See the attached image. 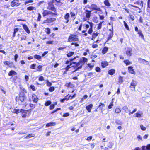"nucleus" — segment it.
<instances>
[{
  "label": "nucleus",
  "mask_w": 150,
  "mask_h": 150,
  "mask_svg": "<svg viewBox=\"0 0 150 150\" xmlns=\"http://www.w3.org/2000/svg\"><path fill=\"white\" fill-rule=\"evenodd\" d=\"M104 3L105 5L107 6H110V4L108 0H105L104 1Z\"/></svg>",
  "instance_id": "obj_25"
},
{
  "label": "nucleus",
  "mask_w": 150,
  "mask_h": 150,
  "mask_svg": "<svg viewBox=\"0 0 150 150\" xmlns=\"http://www.w3.org/2000/svg\"><path fill=\"white\" fill-rule=\"evenodd\" d=\"M121 112L120 110L118 108H116L115 110V112L116 113H119Z\"/></svg>",
  "instance_id": "obj_38"
},
{
  "label": "nucleus",
  "mask_w": 150,
  "mask_h": 150,
  "mask_svg": "<svg viewBox=\"0 0 150 150\" xmlns=\"http://www.w3.org/2000/svg\"><path fill=\"white\" fill-rule=\"evenodd\" d=\"M142 150H147V146H142Z\"/></svg>",
  "instance_id": "obj_63"
},
{
  "label": "nucleus",
  "mask_w": 150,
  "mask_h": 150,
  "mask_svg": "<svg viewBox=\"0 0 150 150\" xmlns=\"http://www.w3.org/2000/svg\"><path fill=\"white\" fill-rule=\"evenodd\" d=\"M23 28L24 30L26 32L28 33H30V31L28 27L27 26L25 25L24 24L23 26Z\"/></svg>",
  "instance_id": "obj_11"
},
{
  "label": "nucleus",
  "mask_w": 150,
  "mask_h": 150,
  "mask_svg": "<svg viewBox=\"0 0 150 150\" xmlns=\"http://www.w3.org/2000/svg\"><path fill=\"white\" fill-rule=\"evenodd\" d=\"M56 124L55 122H50L47 123L46 125V127H50Z\"/></svg>",
  "instance_id": "obj_17"
},
{
  "label": "nucleus",
  "mask_w": 150,
  "mask_h": 150,
  "mask_svg": "<svg viewBox=\"0 0 150 150\" xmlns=\"http://www.w3.org/2000/svg\"><path fill=\"white\" fill-rule=\"evenodd\" d=\"M16 74V72L13 70L11 71L8 73V75L11 76Z\"/></svg>",
  "instance_id": "obj_20"
},
{
  "label": "nucleus",
  "mask_w": 150,
  "mask_h": 150,
  "mask_svg": "<svg viewBox=\"0 0 150 150\" xmlns=\"http://www.w3.org/2000/svg\"><path fill=\"white\" fill-rule=\"evenodd\" d=\"M113 106V102H112L108 106V108L109 109H111L112 108V107Z\"/></svg>",
  "instance_id": "obj_58"
},
{
  "label": "nucleus",
  "mask_w": 150,
  "mask_h": 150,
  "mask_svg": "<svg viewBox=\"0 0 150 150\" xmlns=\"http://www.w3.org/2000/svg\"><path fill=\"white\" fill-rule=\"evenodd\" d=\"M108 65V62L105 61H103L101 62V65L103 67H106Z\"/></svg>",
  "instance_id": "obj_13"
},
{
  "label": "nucleus",
  "mask_w": 150,
  "mask_h": 150,
  "mask_svg": "<svg viewBox=\"0 0 150 150\" xmlns=\"http://www.w3.org/2000/svg\"><path fill=\"white\" fill-rule=\"evenodd\" d=\"M39 80L41 81H44V78L42 76H40L39 78Z\"/></svg>",
  "instance_id": "obj_56"
},
{
  "label": "nucleus",
  "mask_w": 150,
  "mask_h": 150,
  "mask_svg": "<svg viewBox=\"0 0 150 150\" xmlns=\"http://www.w3.org/2000/svg\"><path fill=\"white\" fill-rule=\"evenodd\" d=\"M126 54L128 56H130L132 55V50L131 48H127L126 50Z\"/></svg>",
  "instance_id": "obj_7"
},
{
  "label": "nucleus",
  "mask_w": 150,
  "mask_h": 150,
  "mask_svg": "<svg viewBox=\"0 0 150 150\" xmlns=\"http://www.w3.org/2000/svg\"><path fill=\"white\" fill-rule=\"evenodd\" d=\"M74 54V52H70L67 54V55L68 57H69L73 56Z\"/></svg>",
  "instance_id": "obj_28"
},
{
  "label": "nucleus",
  "mask_w": 150,
  "mask_h": 150,
  "mask_svg": "<svg viewBox=\"0 0 150 150\" xmlns=\"http://www.w3.org/2000/svg\"><path fill=\"white\" fill-rule=\"evenodd\" d=\"M124 62L125 63L126 65H128L130 64L131 62L128 60H125L124 61Z\"/></svg>",
  "instance_id": "obj_30"
},
{
  "label": "nucleus",
  "mask_w": 150,
  "mask_h": 150,
  "mask_svg": "<svg viewBox=\"0 0 150 150\" xmlns=\"http://www.w3.org/2000/svg\"><path fill=\"white\" fill-rule=\"evenodd\" d=\"M21 4V3L19 2L18 0H14L11 2V6L12 7L14 6H17Z\"/></svg>",
  "instance_id": "obj_5"
},
{
  "label": "nucleus",
  "mask_w": 150,
  "mask_h": 150,
  "mask_svg": "<svg viewBox=\"0 0 150 150\" xmlns=\"http://www.w3.org/2000/svg\"><path fill=\"white\" fill-rule=\"evenodd\" d=\"M54 107V105L53 104H52L50 105V110L53 109Z\"/></svg>",
  "instance_id": "obj_62"
},
{
  "label": "nucleus",
  "mask_w": 150,
  "mask_h": 150,
  "mask_svg": "<svg viewBox=\"0 0 150 150\" xmlns=\"http://www.w3.org/2000/svg\"><path fill=\"white\" fill-rule=\"evenodd\" d=\"M49 90L50 91H53L54 90V87H50L49 88Z\"/></svg>",
  "instance_id": "obj_46"
},
{
  "label": "nucleus",
  "mask_w": 150,
  "mask_h": 150,
  "mask_svg": "<svg viewBox=\"0 0 150 150\" xmlns=\"http://www.w3.org/2000/svg\"><path fill=\"white\" fill-rule=\"evenodd\" d=\"M30 88L33 91H35L36 90L35 86L33 85H30Z\"/></svg>",
  "instance_id": "obj_51"
},
{
  "label": "nucleus",
  "mask_w": 150,
  "mask_h": 150,
  "mask_svg": "<svg viewBox=\"0 0 150 150\" xmlns=\"http://www.w3.org/2000/svg\"><path fill=\"white\" fill-rule=\"evenodd\" d=\"M115 122L118 125H121L122 124V122L121 121H120V120H116Z\"/></svg>",
  "instance_id": "obj_36"
},
{
  "label": "nucleus",
  "mask_w": 150,
  "mask_h": 150,
  "mask_svg": "<svg viewBox=\"0 0 150 150\" xmlns=\"http://www.w3.org/2000/svg\"><path fill=\"white\" fill-rule=\"evenodd\" d=\"M103 22H100L98 24V29H100L102 27V24Z\"/></svg>",
  "instance_id": "obj_44"
},
{
  "label": "nucleus",
  "mask_w": 150,
  "mask_h": 150,
  "mask_svg": "<svg viewBox=\"0 0 150 150\" xmlns=\"http://www.w3.org/2000/svg\"><path fill=\"white\" fill-rule=\"evenodd\" d=\"M122 110L125 111V113H127L128 110V108L127 106H124L122 108Z\"/></svg>",
  "instance_id": "obj_24"
},
{
  "label": "nucleus",
  "mask_w": 150,
  "mask_h": 150,
  "mask_svg": "<svg viewBox=\"0 0 150 150\" xmlns=\"http://www.w3.org/2000/svg\"><path fill=\"white\" fill-rule=\"evenodd\" d=\"M8 66L9 67H14L13 63V62H11L9 63Z\"/></svg>",
  "instance_id": "obj_45"
},
{
  "label": "nucleus",
  "mask_w": 150,
  "mask_h": 150,
  "mask_svg": "<svg viewBox=\"0 0 150 150\" xmlns=\"http://www.w3.org/2000/svg\"><path fill=\"white\" fill-rule=\"evenodd\" d=\"M96 71L97 72H100L101 71V69L99 67H97L96 68Z\"/></svg>",
  "instance_id": "obj_49"
},
{
  "label": "nucleus",
  "mask_w": 150,
  "mask_h": 150,
  "mask_svg": "<svg viewBox=\"0 0 150 150\" xmlns=\"http://www.w3.org/2000/svg\"><path fill=\"white\" fill-rule=\"evenodd\" d=\"M92 31H93L92 28V27H91L89 28V30H88V33L89 34H91L92 33Z\"/></svg>",
  "instance_id": "obj_50"
},
{
  "label": "nucleus",
  "mask_w": 150,
  "mask_h": 150,
  "mask_svg": "<svg viewBox=\"0 0 150 150\" xmlns=\"http://www.w3.org/2000/svg\"><path fill=\"white\" fill-rule=\"evenodd\" d=\"M65 86L68 87H70L72 88L73 87V84L71 82H69L68 83H67L65 84Z\"/></svg>",
  "instance_id": "obj_29"
},
{
  "label": "nucleus",
  "mask_w": 150,
  "mask_h": 150,
  "mask_svg": "<svg viewBox=\"0 0 150 150\" xmlns=\"http://www.w3.org/2000/svg\"><path fill=\"white\" fill-rule=\"evenodd\" d=\"M79 57L78 56H77L76 57H75L74 58L72 59H70V61L69 60H67L66 62V64H68L69 63L70 61H72L73 60H74L76 59L77 58H79Z\"/></svg>",
  "instance_id": "obj_18"
},
{
  "label": "nucleus",
  "mask_w": 150,
  "mask_h": 150,
  "mask_svg": "<svg viewBox=\"0 0 150 150\" xmlns=\"http://www.w3.org/2000/svg\"><path fill=\"white\" fill-rule=\"evenodd\" d=\"M89 8H91L93 10H95L100 11L101 10L100 8L98 7L96 4H93L91 5V7H88Z\"/></svg>",
  "instance_id": "obj_6"
},
{
  "label": "nucleus",
  "mask_w": 150,
  "mask_h": 150,
  "mask_svg": "<svg viewBox=\"0 0 150 150\" xmlns=\"http://www.w3.org/2000/svg\"><path fill=\"white\" fill-rule=\"evenodd\" d=\"M78 40V39L76 37V36L73 35H71L69 36L68 39V41L69 42L76 41Z\"/></svg>",
  "instance_id": "obj_3"
},
{
  "label": "nucleus",
  "mask_w": 150,
  "mask_h": 150,
  "mask_svg": "<svg viewBox=\"0 0 150 150\" xmlns=\"http://www.w3.org/2000/svg\"><path fill=\"white\" fill-rule=\"evenodd\" d=\"M98 33L97 32H94L93 34V37H96L98 35Z\"/></svg>",
  "instance_id": "obj_54"
},
{
  "label": "nucleus",
  "mask_w": 150,
  "mask_h": 150,
  "mask_svg": "<svg viewBox=\"0 0 150 150\" xmlns=\"http://www.w3.org/2000/svg\"><path fill=\"white\" fill-rule=\"evenodd\" d=\"M73 63L74 64H75V65L77 68L79 66H80L81 65V64L79 62L78 63H76V62H73Z\"/></svg>",
  "instance_id": "obj_31"
},
{
  "label": "nucleus",
  "mask_w": 150,
  "mask_h": 150,
  "mask_svg": "<svg viewBox=\"0 0 150 150\" xmlns=\"http://www.w3.org/2000/svg\"><path fill=\"white\" fill-rule=\"evenodd\" d=\"M137 109H135L132 112H129V115H130L131 114H132L134 113L135 112L137 111Z\"/></svg>",
  "instance_id": "obj_53"
},
{
  "label": "nucleus",
  "mask_w": 150,
  "mask_h": 150,
  "mask_svg": "<svg viewBox=\"0 0 150 150\" xmlns=\"http://www.w3.org/2000/svg\"><path fill=\"white\" fill-rule=\"evenodd\" d=\"M46 83L47 86L48 87H50V86H51L52 85V84L51 83H50V82H49V81L48 80H47V82H46Z\"/></svg>",
  "instance_id": "obj_39"
},
{
  "label": "nucleus",
  "mask_w": 150,
  "mask_h": 150,
  "mask_svg": "<svg viewBox=\"0 0 150 150\" xmlns=\"http://www.w3.org/2000/svg\"><path fill=\"white\" fill-rule=\"evenodd\" d=\"M53 41H49L46 42V44H52L53 43Z\"/></svg>",
  "instance_id": "obj_60"
},
{
  "label": "nucleus",
  "mask_w": 150,
  "mask_h": 150,
  "mask_svg": "<svg viewBox=\"0 0 150 150\" xmlns=\"http://www.w3.org/2000/svg\"><path fill=\"white\" fill-rule=\"evenodd\" d=\"M36 65V64H33L30 65V68L31 69H35V68Z\"/></svg>",
  "instance_id": "obj_41"
},
{
  "label": "nucleus",
  "mask_w": 150,
  "mask_h": 150,
  "mask_svg": "<svg viewBox=\"0 0 150 150\" xmlns=\"http://www.w3.org/2000/svg\"><path fill=\"white\" fill-rule=\"evenodd\" d=\"M123 77L120 76L119 77V82L120 83H121L123 82Z\"/></svg>",
  "instance_id": "obj_40"
},
{
  "label": "nucleus",
  "mask_w": 150,
  "mask_h": 150,
  "mask_svg": "<svg viewBox=\"0 0 150 150\" xmlns=\"http://www.w3.org/2000/svg\"><path fill=\"white\" fill-rule=\"evenodd\" d=\"M140 127L141 129L143 131H145L146 130V128L145 127L143 126V125H140Z\"/></svg>",
  "instance_id": "obj_47"
},
{
  "label": "nucleus",
  "mask_w": 150,
  "mask_h": 150,
  "mask_svg": "<svg viewBox=\"0 0 150 150\" xmlns=\"http://www.w3.org/2000/svg\"><path fill=\"white\" fill-rule=\"evenodd\" d=\"M26 93V91L21 92L19 94V99L21 102H24L26 98L25 93Z\"/></svg>",
  "instance_id": "obj_2"
},
{
  "label": "nucleus",
  "mask_w": 150,
  "mask_h": 150,
  "mask_svg": "<svg viewBox=\"0 0 150 150\" xmlns=\"http://www.w3.org/2000/svg\"><path fill=\"white\" fill-rule=\"evenodd\" d=\"M105 106V105L103 103H100L99 105L98 108L101 110H103V107H104Z\"/></svg>",
  "instance_id": "obj_21"
},
{
  "label": "nucleus",
  "mask_w": 150,
  "mask_h": 150,
  "mask_svg": "<svg viewBox=\"0 0 150 150\" xmlns=\"http://www.w3.org/2000/svg\"><path fill=\"white\" fill-rule=\"evenodd\" d=\"M147 5L148 7L150 8V0H148Z\"/></svg>",
  "instance_id": "obj_64"
},
{
  "label": "nucleus",
  "mask_w": 150,
  "mask_h": 150,
  "mask_svg": "<svg viewBox=\"0 0 150 150\" xmlns=\"http://www.w3.org/2000/svg\"><path fill=\"white\" fill-rule=\"evenodd\" d=\"M34 58L38 60H40L41 59V57L40 56L36 54L34 56Z\"/></svg>",
  "instance_id": "obj_27"
},
{
  "label": "nucleus",
  "mask_w": 150,
  "mask_h": 150,
  "mask_svg": "<svg viewBox=\"0 0 150 150\" xmlns=\"http://www.w3.org/2000/svg\"><path fill=\"white\" fill-rule=\"evenodd\" d=\"M136 115L135 116L136 117H141V114L139 113H136Z\"/></svg>",
  "instance_id": "obj_55"
},
{
  "label": "nucleus",
  "mask_w": 150,
  "mask_h": 150,
  "mask_svg": "<svg viewBox=\"0 0 150 150\" xmlns=\"http://www.w3.org/2000/svg\"><path fill=\"white\" fill-rule=\"evenodd\" d=\"M32 99L33 101L35 103H37L38 100V97L34 94H33L32 95Z\"/></svg>",
  "instance_id": "obj_12"
},
{
  "label": "nucleus",
  "mask_w": 150,
  "mask_h": 150,
  "mask_svg": "<svg viewBox=\"0 0 150 150\" xmlns=\"http://www.w3.org/2000/svg\"><path fill=\"white\" fill-rule=\"evenodd\" d=\"M138 59L139 62L140 63L145 64L146 65L149 64V62L145 59L141 58H139Z\"/></svg>",
  "instance_id": "obj_8"
},
{
  "label": "nucleus",
  "mask_w": 150,
  "mask_h": 150,
  "mask_svg": "<svg viewBox=\"0 0 150 150\" xmlns=\"http://www.w3.org/2000/svg\"><path fill=\"white\" fill-rule=\"evenodd\" d=\"M138 34H139V36H141V38L143 39H144V37L142 33V31L140 30H139L138 32Z\"/></svg>",
  "instance_id": "obj_23"
},
{
  "label": "nucleus",
  "mask_w": 150,
  "mask_h": 150,
  "mask_svg": "<svg viewBox=\"0 0 150 150\" xmlns=\"http://www.w3.org/2000/svg\"><path fill=\"white\" fill-rule=\"evenodd\" d=\"M71 45H74L75 47L79 46V45L76 43H73L72 42L71 43Z\"/></svg>",
  "instance_id": "obj_61"
},
{
  "label": "nucleus",
  "mask_w": 150,
  "mask_h": 150,
  "mask_svg": "<svg viewBox=\"0 0 150 150\" xmlns=\"http://www.w3.org/2000/svg\"><path fill=\"white\" fill-rule=\"evenodd\" d=\"M91 13H86V17L87 18H89L91 16Z\"/></svg>",
  "instance_id": "obj_48"
},
{
  "label": "nucleus",
  "mask_w": 150,
  "mask_h": 150,
  "mask_svg": "<svg viewBox=\"0 0 150 150\" xmlns=\"http://www.w3.org/2000/svg\"><path fill=\"white\" fill-rule=\"evenodd\" d=\"M42 14L43 16H45L49 14H51L52 15H55L56 14L54 13H52L50 11H47V10H45L43 11V12L42 13Z\"/></svg>",
  "instance_id": "obj_4"
},
{
  "label": "nucleus",
  "mask_w": 150,
  "mask_h": 150,
  "mask_svg": "<svg viewBox=\"0 0 150 150\" xmlns=\"http://www.w3.org/2000/svg\"><path fill=\"white\" fill-rule=\"evenodd\" d=\"M113 145V143L112 142H109V144L108 145V146L109 147L111 148Z\"/></svg>",
  "instance_id": "obj_42"
},
{
  "label": "nucleus",
  "mask_w": 150,
  "mask_h": 150,
  "mask_svg": "<svg viewBox=\"0 0 150 150\" xmlns=\"http://www.w3.org/2000/svg\"><path fill=\"white\" fill-rule=\"evenodd\" d=\"M33 2V0H29L28 1H27L25 2V4L26 5L27 4H28L29 3H32V2Z\"/></svg>",
  "instance_id": "obj_59"
},
{
  "label": "nucleus",
  "mask_w": 150,
  "mask_h": 150,
  "mask_svg": "<svg viewBox=\"0 0 150 150\" xmlns=\"http://www.w3.org/2000/svg\"><path fill=\"white\" fill-rule=\"evenodd\" d=\"M128 70L130 73L132 74H134L135 72L133 69V67L132 66H129L128 67Z\"/></svg>",
  "instance_id": "obj_15"
},
{
  "label": "nucleus",
  "mask_w": 150,
  "mask_h": 150,
  "mask_svg": "<svg viewBox=\"0 0 150 150\" xmlns=\"http://www.w3.org/2000/svg\"><path fill=\"white\" fill-rule=\"evenodd\" d=\"M87 61V59L84 57H83L82 58L80 59L79 61V63L81 64V65L78 67L76 68L75 70L73 72L76 71H78L79 69H81L82 67V66L83 64Z\"/></svg>",
  "instance_id": "obj_1"
},
{
  "label": "nucleus",
  "mask_w": 150,
  "mask_h": 150,
  "mask_svg": "<svg viewBox=\"0 0 150 150\" xmlns=\"http://www.w3.org/2000/svg\"><path fill=\"white\" fill-rule=\"evenodd\" d=\"M35 135L34 134H30L27 135L26 137L25 138H30L31 137H34L35 136Z\"/></svg>",
  "instance_id": "obj_35"
},
{
  "label": "nucleus",
  "mask_w": 150,
  "mask_h": 150,
  "mask_svg": "<svg viewBox=\"0 0 150 150\" xmlns=\"http://www.w3.org/2000/svg\"><path fill=\"white\" fill-rule=\"evenodd\" d=\"M137 85V82L136 81L133 80L132 81L131 83L130 87L131 88H133L134 89L135 88V86Z\"/></svg>",
  "instance_id": "obj_10"
},
{
  "label": "nucleus",
  "mask_w": 150,
  "mask_h": 150,
  "mask_svg": "<svg viewBox=\"0 0 150 150\" xmlns=\"http://www.w3.org/2000/svg\"><path fill=\"white\" fill-rule=\"evenodd\" d=\"M124 26H125V28L127 30L129 31V28L128 25L126 23L125 21H124Z\"/></svg>",
  "instance_id": "obj_26"
},
{
  "label": "nucleus",
  "mask_w": 150,
  "mask_h": 150,
  "mask_svg": "<svg viewBox=\"0 0 150 150\" xmlns=\"http://www.w3.org/2000/svg\"><path fill=\"white\" fill-rule=\"evenodd\" d=\"M21 110H20L19 109H15L14 110V111L15 112H14L16 114H18L19 112H21Z\"/></svg>",
  "instance_id": "obj_37"
},
{
  "label": "nucleus",
  "mask_w": 150,
  "mask_h": 150,
  "mask_svg": "<svg viewBox=\"0 0 150 150\" xmlns=\"http://www.w3.org/2000/svg\"><path fill=\"white\" fill-rule=\"evenodd\" d=\"M93 104H91L86 106V108L89 112H91V110L93 107Z\"/></svg>",
  "instance_id": "obj_14"
},
{
  "label": "nucleus",
  "mask_w": 150,
  "mask_h": 150,
  "mask_svg": "<svg viewBox=\"0 0 150 150\" xmlns=\"http://www.w3.org/2000/svg\"><path fill=\"white\" fill-rule=\"evenodd\" d=\"M46 33L47 34H49L50 33V29L49 28H46Z\"/></svg>",
  "instance_id": "obj_52"
},
{
  "label": "nucleus",
  "mask_w": 150,
  "mask_h": 150,
  "mask_svg": "<svg viewBox=\"0 0 150 150\" xmlns=\"http://www.w3.org/2000/svg\"><path fill=\"white\" fill-rule=\"evenodd\" d=\"M35 8L33 6H29L27 8V9L29 11L33 10Z\"/></svg>",
  "instance_id": "obj_34"
},
{
  "label": "nucleus",
  "mask_w": 150,
  "mask_h": 150,
  "mask_svg": "<svg viewBox=\"0 0 150 150\" xmlns=\"http://www.w3.org/2000/svg\"><path fill=\"white\" fill-rule=\"evenodd\" d=\"M115 72V70L113 69H112L108 71V74L111 75H113Z\"/></svg>",
  "instance_id": "obj_19"
},
{
  "label": "nucleus",
  "mask_w": 150,
  "mask_h": 150,
  "mask_svg": "<svg viewBox=\"0 0 150 150\" xmlns=\"http://www.w3.org/2000/svg\"><path fill=\"white\" fill-rule=\"evenodd\" d=\"M108 48L107 47H105L102 51L103 54H104L106 53L108 50Z\"/></svg>",
  "instance_id": "obj_22"
},
{
  "label": "nucleus",
  "mask_w": 150,
  "mask_h": 150,
  "mask_svg": "<svg viewBox=\"0 0 150 150\" xmlns=\"http://www.w3.org/2000/svg\"><path fill=\"white\" fill-rule=\"evenodd\" d=\"M71 97V95H69V94H68V95L66 96L65 98H64L65 99V100H68L69 99H70V98Z\"/></svg>",
  "instance_id": "obj_32"
},
{
  "label": "nucleus",
  "mask_w": 150,
  "mask_h": 150,
  "mask_svg": "<svg viewBox=\"0 0 150 150\" xmlns=\"http://www.w3.org/2000/svg\"><path fill=\"white\" fill-rule=\"evenodd\" d=\"M51 102L50 101H47L45 103V105L46 106H48L51 104Z\"/></svg>",
  "instance_id": "obj_43"
},
{
  "label": "nucleus",
  "mask_w": 150,
  "mask_h": 150,
  "mask_svg": "<svg viewBox=\"0 0 150 150\" xmlns=\"http://www.w3.org/2000/svg\"><path fill=\"white\" fill-rule=\"evenodd\" d=\"M41 18V16L40 14V13L38 14V21H40V19Z\"/></svg>",
  "instance_id": "obj_57"
},
{
  "label": "nucleus",
  "mask_w": 150,
  "mask_h": 150,
  "mask_svg": "<svg viewBox=\"0 0 150 150\" xmlns=\"http://www.w3.org/2000/svg\"><path fill=\"white\" fill-rule=\"evenodd\" d=\"M70 15L68 13H67L64 16V18L67 20L66 22V23H68L69 21V17Z\"/></svg>",
  "instance_id": "obj_16"
},
{
  "label": "nucleus",
  "mask_w": 150,
  "mask_h": 150,
  "mask_svg": "<svg viewBox=\"0 0 150 150\" xmlns=\"http://www.w3.org/2000/svg\"><path fill=\"white\" fill-rule=\"evenodd\" d=\"M113 35V32L112 31V32H111V33H110L109 35L108 36V39L109 40V39H111L112 38V37Z\"/></svg>",
  "instance_id": "obj_33"
},
{
  "label": "nucleus",
  "mask_w": 150,
  "mask_h": 150,
  "mask_svg": "<svg viewBox=\"0 0 150 150\" xmlns=\"http://www.w3.org/2000/svg\"><path fill=\"white\" fill-rule=\"evenodd\" d=\"M56 20L55 18H47L46 20H45L43 23H50L55 21Z\"/></svg>",
  "instance_id": "obj_9"
}]
</instances>
